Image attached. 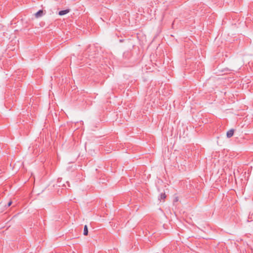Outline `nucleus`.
Masks as SVG:
<instances>
[{
  "label": "nucleus",
  "instance_id": "1",
  "mask_svg": "<svg viewBox=\"0 0 253 253\" xmlns=\"http://www.w3.org/2000/svg\"><path fill=\"white\" fill-rule=\"evenodd\" d=\"M234 130L233 129H231L229 130H228L226 133L227 137H228V138L231 137L234 134Z\"/></svg>",
  "mask_w": 253,
  "mask_h": 253
},
{
  "label": "nucleus",
  "instance_id": "2",
  "mask_svg": "<svg viewBox=\"0 0 253 253\" xmlns=\"http://www.w3.org/2000/svg\"><path fill=\"white\" fill-rule=\"evenodd\" d=\"M69 11H70L69 9L61 10L59 12L58 14L60 16H62V15H65V14L68 13L69 12Z\"/></svg>",
  "mask_w": 253,
  "mask_h": 253
},
{
  "label": "nucleus",
  "instance_id": "3",
  "mask_svg": "<svg viewBox=\"0 0 253 253\" xmlns=\"http://www.w3.org/2000/svg\"><path fill=\"white\" fill-rule=\"evenodd\" d=\"M43 14V11L42 10H39L36 14L35 16L36 17H39L41 16Z\"/></svg>",
  "mask_w": 253,
  "mask_h": 253
},
{
  "label": "nucleus",
  "instance_id": "4",
  "mask_svg": "<svg viewBox=\"0 0 253 253\" xmlns=\"http://www.w3.org/2000/svg\"><path fill=\"white\" fill-rule=\"evenodd\" d=\"M87 234H88V228H87V225H85L84 226V235L86 236Z\"/></svg>",
  "mask_w": 253,
  "mask_h": 253
},
{
  "label": "nucleus",
  "instance_id": "5",
  "mask_svg": "<svg viewBox=\"0 0 253 253\" xmlns=\"http://www.w3.org/2000/svg\"><path fill=\"white\" fill-rule=\"evenodd\" d=\"M166 197L165 193H162L160 194V200H164Z\"/></svg>",
  "mask_w": 253,
  "mask_h": 253
},
{
  "label": "nucleus",
  "instance_id": "6",
  "mask_svg": "<svg viewBox=\"0 0 253 253\" xmlns=\"http://www.w3.org/2000/svg\"><path fill=\"white\" fill-rule=\"evenodd\" d=\"M12 204V201H9L8 203H7V207H9V206H10Z\"/></svg>",
  "mask_w": 253,
  "mask_h": 253
}]
</instances>
